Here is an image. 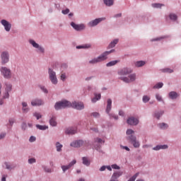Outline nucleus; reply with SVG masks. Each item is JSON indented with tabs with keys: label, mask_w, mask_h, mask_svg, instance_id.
Segmentation results:
<instances>
[{
	"label": "nucleus",
	"mask_w": 181,
	"mask_h": 181,
	"mask_svg": "<svg viewBox=\"0 0 181 181\" xmlns=\"http://www.w3.org/2000/svg\"><path fill=\"white\" fill-rule=\"evenodd\" d=\"M30 142H35L36 141V137L31 136L29 139Z\"/></svg>",
	"instance_id": "nucleus-49"
},
{
	"label": "nucleus",
	"mask_w": 181,
	"mask_h": 181,
	"mask_svg": "<svg viewBox=\"0 0 181 181\" xmlns=\"http://www.w3.org/2000/svg\"><path fill=\"white\" fill-rule=\"evenodd\" d=\"M76 163H77V161L76 160H73L71 163H69L68 165H62V169L63 172H66V170H69V169H70L71 168H73V166H74Z\"/></svg>",
	"instance_id": "nucleus-13"
},
{
	"label": "nucleus",
	"mask_w": 181,
	"mask_h": 181,
	"mask_svg": "<svg viewBox=\"0 0 181 181\" xmlns=\"http://www.w3.org/2000/svg\"><path fill=\"white\" fill-rule=\"evenodd\" d=\"M104 142L105 141L100 138H96L95 139V144H104Z\"/></svg>",
	"instance_id": "nucleus-40"
},
{
	"label": "nucleus",
	"mask_w": 181,
	"mask_h": 181,
	"mask_svg": "<svg viewBox=\"0 0 181 181\" xmlns=\"http://www.w3.org/2000/svg\"><path fill=\"white\" fill-rule=\"evenodd\" d=\"M5 136H6V134L5 133H2L0 134V139H4V138H5Z\"/></svg>",
	"instance_id": "nucleus-55"
},
{
	"label": "nucleus",
	"mask_w": 181,
	"mask_h": 181,
	"mask_svg": "<svg viewBox=\"0 0 181 181\" xmlns=\"http://www.w3.org/2000/svg\"><path fill=\"white\" fill-rule=\"evenodd\" d=\"M40 88H41V90H42L44 93H48L47 89H46V88H45V86H41Z\"/></svg>",
	"instance_id": "nucleus-54"
},
{
	"label": "nucleus",
	"mask_w": 181,
	"mask_h": 181,
	"mask_svg": "<svg viewBox=\"0 0 181 181\" xmlns=\"http://www.w3.org/2000/svg\"><path fill=\"white\" fill-rule=\"evenodd\" d=\"M62 148H63V145H62L59 142H57L56 148L57 152H62Z\"/></svg>",
	"instance_id": "nucleus-31"
},
{
	"label": "nucleus",
	"mask_w": 181,
	"mask_h": 181,
	"mask_svg": "<svg viewBox=\"0 0 181 181\" xmlns=\"http://www.w3.org/2000/svg\"><path fill=\"white\" fill-rule=\"evenodd\" d=\"M105 169H107V167L105 165H103L100 168V172H104V170H105Z\"/></svg>",
	"instance_id": "nucleus-56"
},
{
	"label": "nucleus",
	"mask_w": 181,
	"mask_h": 181,
	"mask_svg": "<svg viewBox=\"0 0 181 181\" xmlns=\"http://www.w3.org/2000/svg\"><path fill=\"white\" fill-rule=\"evenodd\" d=\"M100 99H101V94L100 93L95 94V98L92 99V103H97V101H98V100H100Z\"/></svg>",
	"instance_id": "nucleus-28"
},
{
	"label": "nucleus",
	"mask_w": 181,
	"mask_h": 181,
	"mask_svg": "<svg viewBox=\"0 0 181 181\" xmlns=\"http://www.w3.org/2000/svg\"><path fill=\"white\" fill-rule=\"evenodd\" d=\"M169 18L171 21H177V15L175 13H170Z\"/></svg>",
	"instance_id": "nucleus-29"
},
{
	"label": "nucleus",
	"mask_w": 181,
	"mask_h": 181,
	"mask_svg": "<svg viewBox=\"0 0 181 181\" xmlns=\"http://www.w3.org/2000/svg\"><path fill=\"white\" fill-rule=\"evenodd\" d=\"M71 105V103L67 100H62L55 104L54 108L55 110H63V108H69Z\"/></svg>",
	"instance_id": "nucleus-2"
},
{
	"label": "nucleus",
	"mask_w": 181,
	"mask_h": 181,
	"mask_svg": "<svg viewBox=\"0 0 181 181\" xmlns=\"http://www.w3.org/2000/svg\"><path fill=\"white\" fill-rule=\"evenodd\" d=\"M91 47V45L90 44H87L85 45H79L76 47V49H88Z\"/></svg>",
	"instance_id": "nucleus-32"
},
{
	"label": "nucleus",
	"mask_w": 181,
	"mask_h": 181,
	"mask_svg": "<svg viewBox=\"0 0 181 181\" xmlns=\"http://www.w3.org/2000/svg\"><path fill=\"white\" fill-rule=\"evenodd\" d=\"M159 127L161 129H165V128H168V125L165 123L159 124Z\"/></svg>",
	"instance_id": "nucleus-44"
},
{
	"label": "nucleus",
	"mask_w": 181,
	"mask_h": 181,
	"mask_svg": "<svg viewBox=\"0 0 181 181\" xmlns=\"http://www.w3.org/2000/svg\"><path fill=\"white\" fill-rule=\"evenodd\" d=\"M30 45H32V46H33V47H35V49H38V50H39V52H40V53H45V48H43V47H40L39 45V44H37V43H36V42H35V40H30Z\"/></svg>",
	"instance_id": "nucleus-10"
},
{
	"label": "nucleus",
	"mask_w": 181,
	"mask_h": 181,
	"mask_svg": "<svg viewBox=\"0 0 181 181\" xmlns=\"http://www.w3.org/2000/svg\"><path fill=\"white\" fill-rule=\"evenodd\" d=\"M136 78V75L135 74H133L129 75V78L121 77L120 80H122L124 83H132V81H135Z\"/></svg>",
	"instance_id": "nucleus-5"
},
{
	"label": "nucleus",
	"mask_w": 181,
	"mask_h": 181,
	"mask_svg": "<svg viewBox=\"0 0 181 181\" xmlns=\"http://www.w3.org/2000/svg\"><path fill=\"white\" fill-rule=\"evenodd\" d=\"M103 21H105V18H96V19L89 22L88 23V26H90V28H93L94 26H97V25L98 23H100V22H103Z\"/></svg>",
	"instance_id": "nucleus-9"
},
{
	"label": "nucleus",
	"mask_w": 181,
	"mask_h": 181,
	"mask_svg": "<svg viewBox=\"0 0 181 181\" xmlns=\"http://www.w3.org/2000/svg\"><path fill=\"white\" fill-rule=\"evenodd\" d=\"M119 176H122V172H120V171L115 172L112 175V179H114L115 180H117V179L118 177H119Z\"/></svg>",
	"instance_id": "nucleus-21"
},
{
	"label": "nucleus",
	"mask_w": 181,
	"mask_h": 181,
	"mask_svg": "<svg viewBox=\"0 0 181 181\" xmlns=\"http://www.w3.org/2000/svg\"><path fill=\"white\" fill-rule=\"evenodd\" d=\"M71 107L75 108L76 110H83L84 103L81 102H73L71 103Z\"/></svg>",
	"instance_id": "nucleus-7"
},
{
	"label": "nucleus",
	"mask_w": 181,
	"mask_h": 181,
	"mask_svg": "<svg viewBox=\"0 0 181 181\" xmlns=\"http://www.w3.org/2000/svg\"><path fill=\"white\" fill-rule=\"evenodd\" d=\"M156 100H158V101H163V100H162V96H160V95H159L158 93H157V94L156 95Z\"/></svg>",
	"instance_id": "nucleus-47"
},
{
	"label": "nucleus",
	"mask_w": 181,
	"mask_h": 181,
	"mask_svg": "<svg viewBox=\"0 0 181 181\" xmlns=\"http://www.w3.org/2000/svg\"><path fill=\"white\" fill-rule=\"evenodd\" d=\"M91 131H93V132H98V129L95 127H90Z\"/></svg>",
	"instance_id": "nucleus-57"
},
{
	"label": "nucleus",
	"mask_w": 181,
	"mask_h": 181,
	"mask_svg": "<svg viewBox=\"0 0 181 181\" xmlns=\"http://www.w3.org/2000/svg\"><path fill=\"white\" fill-rule=\"evenodd\" d=\"M114 52V49H112L110 51L105 52L103 54H102L100 56H99L97 58H94L93 59L89 61L90 64H95L97 63H100L101 62H104V60H107V56L108 54H110V53H112Z\"/></svg>",
	"instance_id": "nucleus-1"
},
{
	"label": "nucleus",
	"mask_w": 181,
	"mask_h": 181,
	"mask_svg": "<svg viewBox=\"0 0 181 181\" xmlns=\"http://www.w3.org/2000/svg\"><path fill=\"white\" fill-rule=\"evenodd\" d=\"M103 2L107 6H112L114 5V0H103Z\"/></svg>",
	"instance_id": "nucleus-26"
},
{
	"label": "nucleus",
	"mask_w": 181,
	"mask_h": 181,
	"mask_svg": "<svg viewBox=\"0 0 181 181\" xmlns=\"http://www.w3.org/2000/svg\"><path fill=\"white\" fill-rule=\"evenodd\" d=\"M131 73H132V71L131 69L124 68L122 70H120V71L119 72V74H120V76H127L128 74H131Z\"/></svg>",
	"instance_id": "nucleus-17"
},
{
	"label": "nucleus",
	"mask_w": 181,
	"mask_h": 181,
	"mask_svg": "<svg viewBox=\"0 0 181 181\" xmlns=\"http://www.w3.org/2000/svg\"><path fill=\"white\" fill-rule=\"evenodd\" d=\"M28 163H36V159H35V158H30L28 160Z\"/></svg>",
	"instance_id": "nucleus-50"
},
{
	"label": "nucleus",
	"mask_w": 181,
	"mask_h": 181,
	"mask_svg": "<svg viewBox=\"0 0 181 181\" xmlns=\"http://www.w3.org/2000/svg\"><path fill=\"white\" fill-rule=\"evenodd\" d=\"M161 71L163 73H173V69H170L169 68H165L164 69H162Z\"/></svg>",
	"instance_id": "nucleus-39"
},
{
	"label": "nucleus",
	"mask_w": 181,
	"mask_h": 181,
	"mask_svg": "<svg viewBox=\"0 0 181 181\" xmlns=\"http://www.w3.org/2000/svg\"><path fill=\"white\" fill-rule=\"evenodd\" d=\"M0 71L4 78H11V77H12V73L11 72V69L8 67H1Z\"/></svg>",
	"instance_id": "nucleus-3"
},
{
	"label": "nucleus",
	"mask_w": 181,
	"mask_h": 181,
	"mask_svg": "<svg viewBox=\"0 0 181 181\" xmlns=\"http://www.w3.org/2000/svg\"><path fill=\"white\" fill-rule=\"evenodd\" d=\"M83 160V164L86 165V166H90V160H88V158H87L86 157H83L82 158Z\"/></svg>",
	"instance_id": "nucleus-27"
},
{
	"label": "nucleus",
	"mask_w": 181,
	"mask_h": 181,
	"mask_svg": "<svg viewBox=\"0 0 181 181\" xmlns=\"http://www.w3.org/2000/svg\"><path fill=\"white\" fill-rule=\"evenodd\" d=\"M36 127L38 129H40L41 131H45V129H47L49 128L47 126H43L40 124H37Z\"/></svg>",
	"instance_id": "nucleus-34"
},
{
	"label": "nucleus",
	"mask_w": 181,
	"mask_h": 181,
	"mask_svg": "<svg viewBox=\"0 0 181 181\" xmlns=\"http://www.w3.org/2000/svg\"><path fill=\"white\" fill-rule=\"evenodd\" d=\"M76 133H77V129L76 128L70 127L66 130V134H67L68 135H74V134H76Z\"/></svg>",
	"instance_id": "nucleus-19"
},
{
	"label": "nucleus",
	"mask_w": 181,
	"mask_h": 181,
	"mask_svg": "<svg viewBox=\"0 0 181 181\" xmlns=\"http://www.w3.org/2000/svg\"><path fill=\"white\" fill-rule=\"evenodd\" d=\"M153 8H162V6H165V4L155 3L152 4Z\"/></svg>",
	"instance_id": "nucleus-36"
},
{
	"label": "nucleus",
	"mask_w": 181,
	"mask_h": 181,
	"mask_svg": "<svg viewBox=\"0 0 181 181\" xmlns=\"http://www.w3.org/2000/svg\"><path fill=\"white\" fill-rule=\"evenodd\" d=\"M5 165H6V169H8V170L12 169V166L11 165H9V163H5Z\"/></svg>",
	"instance_id": "nucleus-52"
},
{
	"label": "nucleus",
	"mask_w": 181,
	"mask_h": 181,
	"mask_svg": "<svg viewBox=\"0 0 181 181\" xmlns=\"http://www.w3.org/2000/svg\"><path fill=\"white\" fill-rule=\"evenodd\" d=\"M163 87V83H158L156 86H153V88H162Z\"/></svg>",
	"instance_id": "nucleus-42"
},
{
	"label": "nucleus",
	"mask_w": 181,
	"mask_h": 181,
	"mask_svg": "<svg viewBox=\"0 0 181 181\" xmlns=\"http://www.w3.org/2000/svg\"><path fill=\"white\" fill-rule=\"evenodd\" d=\"M49 80L52 83V84H57V76H56V72L49 69Z\"/></svg>",
	"instance_id": "nucleus-4"
},
{
	"label": "nucleus",
	"mask_w": 181,
	"mask_h": 181,
	"mask_svg": "<svg viewBox=\"0 0 181 181\" xmlns=\"http://www.w3.org/2000/svg\"><path fill=\"white\" fill-rule=\"evenodd\" d=\"M1 23V25L4 26L5 30H6V32H9V30H11V28H12V25H11V23H9V22H8L6 20H2Z\"/></svg>",
	"instance_id": "nucleus-14"
},
{
	"label": "nucleus",
	"mask_w": 181,
	"mask_h": 181,
	"mask_svg": "<svg viewBox=\"0 0 181 181\" xmlns=\"http://www.w3.org/2000/svg\"><path fill=\"white\" fill-rule=\"evenodd\" d=\"M110 117H112V118H114L115 119H118V116L115 115H110Z\"/></svg>",
	"instance_id": "nucleus-58"
},
{
	"label": "nucleus",
	"mask_w": 181,
	"mask_h": 181,
	"mask_svg": "<svg viewBox=\"0 0 181 181\" xmlns=\"http://www.w3.org/2000/svg\"><path fill=\"white\" fill-rule=\"evenodd\" d=\"M169 97L170 98H171V100H176V98L179 97V95L177 94V93L175 91H172V92H170Z\"/></svg>",
	"instance_id": "nucleus-22"
},
{
	"label": "nucleus",
	"mask_w": 181,
	"mask_h": 181,
	"mask_svg": "<svg viewBox=\"0 0 181 181\" xmlns=\"http://www.w3.org/2000/svg\"><path fill=\"white\" fill-rule=\"evenodd\" d=\"M92 115L95 118H98V117H100V114L98 112H93V113H92Z\"/></svg>",
	"instance_id": "nucleus-51"
},
{
	"label": "nucleus",
	"mask_w": 181,
	"mask_h": 181,
	"mask_svg": "<svg viewBox=\"0 0 181 181\" xmlns=\"http://www.w3.org/2000/svg\"><path fill=\"white\" fill-rule=\"evenodd\" d=\"M71 26H72L75 30H83V29H86V26L83 24L78 25L74 22L71 23Z\"/></svg>",
	"instance_id": "nucleus-12"
},
{
	"label": "nucleus",
	"mask_w": 181,
	"mask_h": 181,
	"mask_svg": "<svg viewBox=\"0 0 181 181\" xmlns=\"http://www.w3.org/2000/svg\"><path fill=\"white\" fill-rule=\"evenodd\" d=\"M119 115H124V112H122V110H120L119 112Z\"/></svg>",
	"instance_id": "nucleus-63"
},
{
	"label": "nucleus",
	"mask_w": 181,
	"mask_h": 181,
	"mask_svg": "<svg viewBox=\"0 0 181 181\" xmlns=\"http://www.w3.org/2000/svg\"><path fill=\"white\" fill-rule=\"evenodd\" d=\"M123 148L125 149L126 151H129V148H128L127 146H124Z\"/></svg>",
	"instance_id": "nucleus-64"
},
{
	"label": "nucleus",
	"mask_w": 181,
	"mask_h": 181,
	"mask_svg": "<svg viewBox=\"0 0 181 181\" xmlns=\"http://www.w3.org/2000/svg\"><path fill=\"white\" fill-rule=\"evenodd\" d=\"M83 144L84 141H83V140H78L71 143V146L73 148H80V146H83Z\"/></svg>",
	"instance_id": "nucleus-15"
},
{
	"label": "nucleus",
	"mask_w": 181,
	"mask_h": 181,
	"mask_svg": "<svg viewBox=\"0 0 181 181\" xmlns=\"http://www.w3.org/2000/svg\"><path fill=\"white\" fill-rule=\"evenodd\" d=\"M117 63H118V61L115 60V61H111L109 63L107 64V67H111L112 66H115V64H117Z\"/></svg>",
	"instance_id": "nucleus-33"
},
{
	"label": "nucleus",
	"mask_w": 181,
	"mask_h": 181,
	"mask_svg": "<svg viewBox=\"0 0 181 181\" xmlns=\"http://www.w3.org/2000/svg\"><path fill=\"white\" fill-rule=\"evenodd\" d=\"M149 100H151V98H149V96H148V95H144L143 97V101L144 103H148V101H149Z\"/></svg>",
	"instance_id": "nucleus-43"
},
{
	"label": "nucleus",
	"mask_w": 181,
	"mask_h": 181,
	"mask_svg": "<svg viewBox=\"0 0 181 181\" xmlns=\"http://www.w3.org/2000/svg\"><path fill=\"white\" fill-rule=\"evenodd\" d=\"M134 134V130H132V129H127V135H130L129 136H134V135H132V134Z\"/></svg>",
	"instance_id": "nucleus-41"
},
{
	"label": "nucleus",
	"mask_w": 181,
	"mask_h": 181,
	"mask_svg": "<svg viewBox=\"0 0 181 181\" xmlns=\"http://www.w3.org/2000/svg\"><path fill=\"white\" fill-rule=\"evenodd\" d=\"M129 139L134 148H139V141H136V137L135 136H129Z\"/></svg>",
	"instance_id": "nucleus-11"
},
{
	"label": "nucleus",
	"mask_w": 181,
	"mask_h": 181,
	"mask_svg": "<svg viewBox=\"0 0 181 181\" xmlns=\"http://www.w3.org/2000/svg\"><path fill=\"white\" fill-rule=\"evenodd\" d=\"M61 80H62V81H64V80H66V74H61Z\"/></svg>",
	"instance_id": "nucleus-53"
},
{
	"label": "nucleus",
	"mask_w": 181,
	"mask_h": 181,
	"mask_svg": "<svg viewBox=\"0 0 181 181\" xmlns=\"http://www.w3.org/2000/svg\"><path fill=\"white\" fill-rule=\"evenodd\" d=\"M117 43H118V39H116L115 40H113L110 45H109V47H115V45H117Z\"/></svg>",
	"instance_id": "nucleus-35"
},
{
	"label": "nucleus",
	"mask_w": 181,
	"mask_h": 181,
	"mask_svg": "<svg viewBox=\"0 0 181 181\" xmlns=\"http://www.w3.org/2000/svg\"><path fill=\"white\" fill-rule=\"evenodd\" d=\"M146 62L144 61H137L134 63V66L136 67H142V66H145Z\"/></svg>",
	"instance_id": "nucleus-25"
},
{
	"label": "nucleus",
	"mask_w": 181,
	"mask_h": 181,
	"mask_svg": "<svg viewBox=\"0 0 181 181\" xmlns=\"http://www.w3.org/2000/svg\"><path fill=\"white\" fill-rule=\"evenodd\" d=\"M106 169H107V170H112V168H111V166H110V165H107V166H106Z\"/></svg>",
	"instance_id": "nucleus-60"
},
{
	"label": "nucleus",
	"mask_w": 181,
	"mask_h": 181,
	"mask_svg": "<svg viewBox=\"0 0 181 181\" xmlns=\"http://www.w3.org/2000/svg\"><path fill=\"white\" fill-rule=\"evenodd\" d=\"M139 176V173H136L134 176H132L128 181H135L136 178Z\"/></svg>",
	"instance_id": "nucleus-37"
},
{
	"label": "nucleus",
	"mask_w": 181,
	"mask_h": 181,
	"mask_svg": "<svg viewBox=\"0 0 181 181\" xmlns=\"http://www.w3.org/2000/svg\"><path fill=\"white\" fill-rule=\"evenodd\" d=\"M153 151H159L160 149H168V145H158L154 147Z\"/></svg>",
	"instance_id": "nucleus-24"
},
{
	"label": "nucleus",
	"mask_w": 181,
	"mask_h": 181,
	"mask_svg": "<svg viewBox=\"0 0 181 181\" xmlns=\"http://www.w3.org/2000/svg\"><path fill=\"white\" fill-rule=\"evenodd\" d=\"M1 181H6V177L5 175L2 176Z\"/></svg>",
	"instance_id": "nucleus-59"
},
{
	"label": "nucleus",
	"mask_w": 181,
	"mask_h": 181,
	"mask_svg": "<svg viewBox=\"0 0 181 181\" xmlns=\"http://www.w3.org/2000/svg\"><path fill=\"white\" fill-rule=\"evenodd\" d=\"M49 124L52 125V127H56L57 125V122H56V118L52 117L49 120Z\"/></svg>",
	"instance_id": "nucleus-30"
},
{
	"label": "nucleus",
	"mask_w": 181,
	"mask_h": 181,
	"mask_svg": "<svg viewBox=\"0 0 181 181\" xmlns=\"http://www.w3.org/2000/svg\"><path fill=\"white\" fill-rule=\"evenodd\" d=\"M111 168H112V169H117V170H119V169H120L119 166H118V165H117V164H113V165H111Z\"/></svg>",
	"instance_id": "nucleus-48"
},
{
	"label": "nucleus",
	"mask_w": 181,
	"mask_h": 181,
	"mask_svg": "<svg viewBox=\"0 0 181 181\" xmlns=\"http://www.w3.org/2000/svg\"><path fill=\"white\" fill-rule=\"evenodd\" d=\"M44 103L43 100L40 99H35L31 102V105L35 107V106H39V105H43Z\"/></svg>",
	"instance_id": "nucleus-18"
},
{
	"label": "nucleus",
	"mask_w": 181,
	"mask_h": 181,
	"mask_svg": "<svg viewBox=\"0 0 181 181\" xmlns=\"http://www.w3.org/2000/svg\"><path fill=\"white\" fill-rule=\"evenodd\" d=\"M139 122V120L134 117H132L127 119V124H129V125H138Z\"/></svg>",
	"instance_id": "nucleus-16"
},
{
	"label": "nucleus",
	"mask_w": 181,
	"mask_h": 181,
	"mask_svg": "<svg viewBox=\"0 0 181 181\" xmlns=\"http://www.w3.org/2000/svg\"><path fill=\"white\" fill-rule=\"evenodd\" d=\"M9 124H10V125H13V119H10L9 120Z\"/></svg>",
	"instance_id": "nucleus-61"
},
{
	"label": "nucleus",
	"mask_w": 181,
	"mask_h": 181,
	"mask_svg": "<svg viewBox=\"0 0 181 181\" xmlns=\"http://www.w3.org/2000/svg\"><path fill=\"white\" fill-rule=\"evenodd\" d=\"M62 12L63 15H67L68 13H70V9L66 8L65 10H62Z\"/></svg>",
	"instance_id": "nucleus-46"
},
{
	"label": "nucleus",
	"mask_w": 181,
	"mask_h": 181,
	"mask_svg": "<svg viewBox=\"0 0 181 181\" xmlns=\"http://www.w3.org/2000/svg\"><path fill=\"white\" fill-rule=\"evenodd\" d=\"M33 115L37 118V119H40V118H42V115H40V113L35 112Z\"/></svg>",
	"instance_id": "nucleus-45"
},
{
	"label": "nucleus",
	"mask_w": 181,
	"mask_h": 181,
	"mask_svg": "<svg viewBox=\"0 0 181 181\" xmlns=\"http://www.w3.org/2000/svg\"><path fill=\"white\" fill-rule=\"evenodd\" d=\"M111 105H112V100L111 99L107 100V105L106 107L107 114H110V111H111Z\"/></svg>",
	"instance_id": "nucleus-20"
},
{
	"label": "nucleus",
	"mask_w": 181,
	"mask_h": 181,
	"mask_svg": "<svg viewBox=\"0 0 181 181\" xmlns=\"http://www.w3.org/2000/svg\"><path fill=\"white\" fill-rule=\"evenodd\" d=\"M1 64H6L9 62V53L8 52H3L1 55Z\"/></svg>",
	"instance_id": "nucleus-8"
},
{
	"label": "nucleus",
	"mask_w": 181,
	"mask_h": 181,
	"mask_svg": "<svg viewBox=\"0 0 181 181\" xmlns=\"http://www.w3.org/2000/svg\"><path fill=\"white\" fill-rule=\"evenodd\" d=\"M163 111H160L159 112L155 113V117L157 119H159L162 115H163Z\"/></svg>",
	"instance_id": "nucleus-38"
},
{
	"label": "nucleus",
	"mask_w": 181,
	"mask_h": 181,
	"mask_svg": "<svg viewBox=\"0 0 181 181\" xmlns=\"http://www.w3.org/2000/svg\"><path fill=\"white\" fill-rule=\"evenodd\" d=\"M12 90V85L6 83V88L3 93V98H9V93Z\"/></svg>",
	"instance_id": "nucleus-6"
},
{
	"label": "nucleus",
	"mask_w": 181,
	"mask_h": 181,
	"mask_svg": "<svg viewBox=\"0 0 181 181\" xmlns=\"http://www.w3.org/2000/svg\"><path fill=\"white\" fill-rule=\"evenodd\" d=\"M45 172H47L48 173H49L50 172H52V170L49 168H48V169L45 168Z\"/></svg>",
	"instance_id": "nucleus-62"
},
{
	"label": "nucleus",
	"mask_w": 181,
	"mask_h": 181,
	"mask_svg": "<svg viewBox=\"0 0 181 181\" xmlns=\"http://www.w3.org/2000/svg\"><path fill=\"white\" fill-rule=\"evenodd\" d=\"M22 105H23V107H22L23 112H25V113L28 112L29 111V107H28V103L26 102H23Z\"/></svg>",
	"instance_id": "nucleus-23"
}]
</instances>
